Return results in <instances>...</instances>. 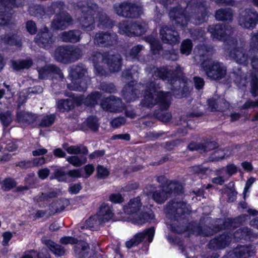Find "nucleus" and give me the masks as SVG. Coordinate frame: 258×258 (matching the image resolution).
I'll return each instance as SVG.
<instances>
[{
  "instance_id": "nucleus-1",
  "label": "nucleus",
  "mask_w": 258,
  "mask_h": 258,
  "mask_svg": "<svg viewBox=\"0 0 258 258\" xmlns=\"http://www.w3.org/2000/svg\"><path fill=\"white\" fill-rule=\"evenodd\" d=\"M171 3V0H166L165 5L167 8H168V4ZM208 8L205 0H194L187 4L186 8L180 6L169 8L168 16L176 27L184 28L191 19L194 20L196 24L204 22L208 16Z\"/></svg>"
},
{
  "instance_id": "nucleus-2",
  "label": "nucleus",
  "mask_w": 258,
  "mask_h": 258,
  "mask_svg": "<svg viewBox=\"0 0 258 258\" xmlns=\"http://www.w3.org/2000/svg\"><path fill=\"white\" fill-rule=\"evenodd\" d=\"M75 8L81 12L80 22L84 31H91L95 29L96 19L103 27L110 28L114 25L113 20L93 0L87 1L85 4L78 3Z\"/></svg>"
},
{
  "instance_id": "nucleus-3",
  "label": "nucleus",
  "mask_w": 258,
  "mask_h": 258,
  "mask_svg": "<svg viewBox=\"0 0 258 258\" xmlns=\"http://www.w3.org/2000/svg\"><path fill=\"white\" fill-rule=\"evenodd\" d=\"M149 77L167 81L173 91V94L177 98L184 97L189 92L188 84L185 80H177L174 78V71L168 67L157 68L149 66L145 69Z\"/></svg>"
},
{
  "instance_id": "nucleus-4",
  "label": "nucleus",
  "mask_w": 258,
  "mask_h": 258,
  "mask_svg": "<svg viewBox=\"0 0 258 258\" xmlns=\"http://www.w3.org/2000/svg\"><path fill=\"white\" fill-rule=\"evenodd\" d=\"M146 90L140 105L143 107L152 108L158 104L162 109H167L170 105L171 94L169 92L158 91V85L152 80L146 84Z\"/></svg>"
},
{
  "instance_id": "nucleus-5",
  "label": "nucleus",
  "mask_w": 258,
  "mask_h": 258,
  "mask_svg": "<svg viewBox=\"0 0 258 258\" xmlns=\"http://www.w3.org/2000/svg\"><path fill=\"white\" fill-rule=\"evenodd\" d=\"M87 74V69L82 63L74 64L69 68V75L71 83L67 84L70 90L85 91L88 87L87 82L84 79Z\"/></svg>"
},
{
  "instance_id": "nucleus-6",
  "label": "nucleus",
  "mask_w": 258,
  "mask_h": 258,
  "mask_svg": "<svg viewBox=\"0 0 258 258\" xmlns=\"http://www.w3.org/2000/svg\"><path fill=\"white\" fill-rule=\"evenodd\" d=\"M83 55L82 48L72 45L57 47L54 52L55 59L63 63H69L80 59Z\"/></svg>"
},
{
  "instance_id": "nucleus-7",
  "label": "nucleus",
  "mask_w": 258,
  "mask_h": 258,
  "mask_svg": "<svg viewBox=\"0 0 258 258\" xmlns=\"http://www.w3.org/2000/svg\"><path fill=\"white\" fill-rule=\"evenodd\" d=\"M226 49L230 58L235 62L243 66L248 64L249 54L246 53L245 45L239 46L236 39H229L226 42Z\"/></svg>"
},
{
  "instance_id": "nucleus-8",
  "label": "nucleus",
  "mask_w": 258,
  "mask_h": 258,
  "mask_svg": "<svg viewBox=\"0 0 258 258\" xmlns=\"http://www.w3.org/2000/svg\"><path fill=\"white\" fill-rule=\"evenodd\" d=\"M164 211L168 218L175 221L183 219L185 214L189 213L188 206L186 203L176 199L168 202L164 208Z\"/></svg>"
},
{
  "instance_id": "nucleus-9",
  "label": "nucleus",
  "mask_w": 258,
  "mask_h": 258,
  "mask_svg": "<svg viewBox=\"0 0 258 258\" xmlns=\"http://www.w3.org/2000/svg\"><path fill=\"white\" fill-rule=\"evenodd\" d=\"M113 8L118 16L125 18L136 19L143 13L141 7L127 2L115 4Z\"/></svg>"
},
{
  "instance_id": "nucleus-10",
  "label": "nucleus",
  "mask_w": 258,
  "mask_h": 258,
  "mask_svg": "<svg viewBox=\"0 0 258 258\" xmlns=\"http://www.w3.org/2000/svg\"><path fill=\"white\" fill-rule=\"evenodd\" d=\"M201 66L208 77L214 80H220L226 74V68L222 63L211 59L204 60Z\"/></svg>"
},
{
  "instance_id": "nucleus-11",
  "label": "nucleus",
  "mask_w": 258,
  "mask_h": 258,
  "mask_svg": "<svg viewBox=\"0 0 258 258\" xmlns=\"http://www.w3.org/2000/svg\"><path fill=\"white\" fill-rule=\"evenodd\" d=\"M23 0H0V26L8 24L11 20L10 11L13 6L19 7Z\"/></svg>"
},
{
  "instance_id": "nucleus-12",
  "label": "nucleus",
  "mask_w": 258,
  "mask_h": 258,
  "mask_svg": "<svg viewBox=\"0 0 258 258\" xmlns=\"http://www.w3.org/2000/svg\"><path fill=\"white\" fill-rule=\"evenodd\" d=\"M117 36L114 33L100 31L93 37L95 45L99 47H109L117 44Z\"/></svg>"
},
{
  "instance_id": "nucleus-13",
  "label": "nucleus",
  "mask_w": 258,
  "mask_h": 258,
  "mask_svg": "<svg viewBox=\"0 0 258 258\" xmlns=\"http://www.w3.org/2000/svg\"><path fill=\"white\" fill-rule=\"evenodd\" d=\"M238 22L243 28H253L258 23V14L253 10L246 9L239 14Z\"/></svg>"
},
{
  "instance_id": "nucleus-14",
  "label": "nucleus",
  "mask_w": 258,
  "mask_h": 258,
  "mask_svg": "<svg viewBox=\"0 0 258 258\" xmlns=\"http://www.w3.org/2000/svg\"><path fill=\"white\" fill-rule=\"evenodd\" d=\"M160 37L163 42L172 45L178 44L180 39L178 32L166 25L160 27Z\"/></svg>"
},
{
  "instance_id": "nucleus-15",
  "label": "nucleus",
  "mask_w": 258,
  "mask_h": 258,
  "mask_svg": "<svg viewBox=\"0 0 258 258\" xmlns=\"http://www.w3.org/2000/svg\"><path fill=\"white\" fill-rule=\"evenodd\" d=\"M35 41L39 47L49 49L54 43L55 39L48 28L44 27L36 35Z\"/></svg>"
},
{
  "instance_id": "nucleus-16",
  "label": "nucleus",
  "mask_w": 258,
  "mask_h": 258,
  "mask_svg": "<svg viewBox=\"0 0 258 258\" xmlns=\"http://www.w3.org/2000/svg\"><path fill=\"white\" fill-rule=\"evenodd\" d=\"M100 106L104 110L111 112H120L124 108L121 100L114 96H110L102 99Z\"/></svg>"
},
{
  "instance_id": "nucleus-17",
  "label": "nucleus",
  "mask_w": 258,
  "mask_h": 258,
  "mask_svg": "<svg viewBox=\"0 0 258 258\" xmlns=\"http://www.w3.org/2000/svg\"><path fill=\"white\" fill-rule=\"evenodd\" d=\"M155 228L154 227L147 229L142 232L137 233L130 240L127 241L125 243L126 246L128 248H130L133 246H137L142 242L146 237H147L148 242L150 243L153 240Z\"/></svg>"
},
{
  "instance_id": "nucleus-18",
  "label": "nucleus",
  "mask_w": 258,
  "mask_h": 258,
  "mask_svg": "<svg viewBox=\"0 0 258 258\" xmlns=\"http://www.w3.org/2000/svg\"><path fill=\"white\" fill-rule=\"evenodd\" d=\"M232 238L231 233H224L211 240L208 244L210 249H219L225 248L230 243Z\"/></svg>"
},
{
  "instance_id": "nucleus-19",
  "label": "nucleus",
  "mask_w": 258,
  "mask_h": 258,
  "mask_svg": "<svg viewBox=\"0 0 258 258\" xmlns=\"http://www.w3.org/2000/svg\"><path fill=\"white\" fill-rule=\"evenodd\" d=\"M222 223V225H218L215 226L214 229H212L210 227H205L203 229V228L199 225L195 226L192 229L193 233L196 235L206 236H211L222 229L228 228L230 226V221L229 220H225L223 221Z\"/></svg>"
},
{
  "instance_id": "nucleus-20",
  "label": "nucleus",
  "mask_w": 258,
  "mask_h": 258,
  "mask_svg": "<svg viewBox=\"0 0 258 258\" xmlns=\"http://www.w3.org/2000/svg\"><path fill=\"white\" fill-rule=\"evenodd\" d=\"M73 19L68 13L56 15L51 22V27L55 30H64L73 24Z\"/></svg>"
},
{
  "instance_id": "nucleus-21",
  "label": "nucleus",
  "mask_w": 258,
  "mask_h": 258,
  "mask_svg": "<svg viewBox=\"0 0 258 258\" xmlns=\"http://www.w3.org/2000/svg\"><path fill=\"white\" fill-rule=\"evenodd\" d=\"M104 63L107 65L110 72H117L121 69L122 57L119 54H111L108 51H106Z\"/></svg>"
},
{
  "instance_id": "nucleus-22",
  "label": "nucleus",
  "mask_w": 258,
  "mask_h": 258,
  "mask_svg": "<svg viewBox=\"0 0 258 258\" xmlns=\"http://www.w3.org/2000/svg\"><path fill=\"white\" fill-rule=\"evenodd\" d=\"M208 31L213 37L219 40L225 39L226 36L231 33V29L229 26L220 24L209 26Z\"/></svg>"
},
{
  "instance_id": "nucleus-23",
  "label": "nucleus",
  "mask_w": 258,
  "mask_h": 258,
  "mask_svg": "<svg viewBox=\"0 0 258 258\" xmlns=\"http://www.w3.org/2000/svg\"><path fill=\"white\" fill-rule=\"evenodd\" d=\"M140 91L133 82L125 85L122 90L123 98L127 102L135 101L138 97Z\"/></svg>"
},
{
  "instance_id": "nucleus-24",
  "label": "nucleus",
  "mask_w": 258,
  "mask_h": 258,
  "mask_svg": "<svg viewBox=\"0 0 258 258\" xmlns=\"http://www.w3.org/2000/svg\"><path fill=\"white\" fill-rule=\"evenodd\" d=\"M142 204L140 197L130 200L127 205L124 206L125 214L130 216V218L136 216L137 213L141 209Z\"/></svg>"
},
{
  "instance_id": "nucleus-25",
  "label": "nucleus",
  "mask_w": 258,
  "mask_h": 258,
  "mask_svg": "<svg viewBox=\"0 0 258 258\" xmlns=\"http://www.w3.org/2000/svg\"><path fill=\"white\" fill-rule=\"evenodd\" d=\"M39 73V78L41 79H45L50 74L58 75L60 79L64 78L63 73L60 69L54 64H48L41 68L38 70Z\"/></svg>"
},
{
  "instance_id": "nucleus-26",
  "label": "nucleus",
  "mask_w": 258,
  "mask_h": 258,
  "mask_svg": "<svg viewBox=\"0 0 258 258\" xmlns=\"http://www.w3.org/2000/svg\"><path fill=\"white\" fill-rule=\"evenodd\" d=\"M1 41L5 44L21 47L22 45V38L16 33H8L1 36Z\"/></svg>"
},
{
  "instance_id": "nucleus-27",
  "label": "nucleus",
  "mask_w": 258,
  "mask_h": 258,
  "mask_svg": "<svg viewBox=\"0 0 258 258\" xmlns=\"http://www.w3.org/2000/svg\"><path fill=\"white\" fill-rule=\"evenodd\" d=\"M250 64L253 71L258 75V44L251 42L248 50Z\"/></svg>"
},
{
  "instance_id": "nucleus-28",
  "label": "nucleus",
  "mask_w": 258,
  "mask_h": 258,
  "mask_svg": "<svg viewBox=\"0 0 258 258\" xmlns=\"http://www.w3.org/2000/svg\"><path fill=\"white\" fill-rule=\"evenodd\" d=\"M81 31L79 30H71L64 31L60 34V38L66 43H77L81 38Z\"/></svg>"
},
{
  "instance_id": "nucleus-29",
  "label": "nucleus",
  "mask_w": 258,
  "mask_h": 258,
  "mask_svg": "<svg viewBox=\"0 0 258 258\" xmlns=\"http://www.w3.org/2000/svg\"><path fill=\"white\" fill-rule=\"evenodd\" d=\"M212 51L213 47L211 46L204 44L198 45L195 49V56H194V59L197 61L199 60L203 62L205 60L202 58L210 55Z\"/></svg>"
},
{
  "instance_id": "nucleus-30",
  "label": "nucleus",
  "mask_w": 258,
  "mask_h": 258,
  "mask_svg": "<svg viewBox=\"0 0 258 258\" xmlns=\"http://www.w3.org/2000/svg\"><path fill=\"white\" fill-rule=\"evenodd\" d=\"M251 246L247 245L237 246L233 250V257L235 258H248L253 253Z\"/></svg>"
},
{
  "instance_id": "nucleus-31",
  "label": "nucleus",
  "mask_w": 258,
  "mask_h": 258,
  "mask_svg": "<svg viewBox=\"0 0 258 258\" xmlns=\"http://www.w3.org/2000/svg\"><path fill=\"white\" fill-rule=\"evenodd\" d=\"M164 187L169 197L172 195H178L183 192L182 185L177 181H171Z\"/></svg>"
},
{
  "instance_id": "nucleus-32",
  "label": "nucleus",
  "mask_w": 258,
  "mask_h": 258,
  "mask_svg": "<svg viewBox=\"0 0 258 258\" xmlns=\"http://www.w3.org/2000/svg\"><path fill=\"white\" fill-rule=\"evenodd\" d=\"M96 215L100 220H102L101 221L103 224L113 217V213L108 205L102 204Z\"/></svg>"
},
{
  "instance_id": "nucleus-33",
  "label": "nucleus",
  "mask_w": 258,
  "mask_h": 258,
  "mask_svg": "<svg viewBox=\"0 0 258 258\" xmlns=\"http://www.w3.org/2000/svg\"><path fill=\"white\" fill-rule=\"evenodd\" d=\"M44 243L55 255L62 256L65 255L66 250L63 246L54 242L51 240H45Z\"/></svg>"
},
{
  "instance_id": "nucleus-34",
  "label": "nucleus",
  "mask_w": 258,
  "mask_h": 258,
  "mask_svg": "<svg viewBox=\"0 0 258 258\" xmlns=\"http://www.w3.org/2000/svg\"><path fill=\"white\" fill-rule=\"evenodd\" d=\"M99 127L98 119L96 116H90L81 125V128L83 131L89 128L93 132L98 131Z\"/></svg>"
},
{
  "instance_id": "nucleus-35",
  "label": "nucleus",
  "mask_w": 258,
  "mask_h": 258,
  "mask_svg": "<svg viewBox=\"0 0 258 258\" xmlns=\"http://www.w3.org/2000/svg\"><path fill=\"white\" fill-rule=\"evenodd\" d=\"M74 247L76 254L78 258H84L88 255L90 247L89 244L84 241L77 240Z\"/></svg>"
},
{
  "instance_id": "nucleus-36",
  "label": "nucleus",
  "mask_w": 258,
  "mask_h": 258,
  "mask_svg": "<svg viewBox=\"0 0 258 258\" xmlns=\"http://www.w3.org/2000/svg\"><path fill=\"white\" fill-rule=\"evenodd\" d=\"M232 236L237 240L241 239H249L254 237V234L251 230L247 227H243L236 230L235 232L232 234Z\"/></svg>"
},
{
  "instance_id": "nucleus-37",
  "label": "nucleus",
  "mask_w": 258,
  "mask_h": 258,
  "mask_svg": "<svg viewBox=\"0 0 258 258\" xmlns=\"http://www.w3.org/2000/svg\"><path fill=\"white\" fill-rule=\"evenodd\" d=\"M37 118L35 114L30 112L21 111L17 114V119L20 123H27L30 124L34 122Z\"/></svg>"
},
{
  "instance_id": "nucleus-38",
  "label": "nucleus",
  "mask_w": 258,
  "mask_h": 258,
  "mask_svg": "<svg viewBox=\"0 0 258 258\" xmlns=\"http://www.w3.org/2000/svg\"><path fill=\"white\" fill-rule=\"evenodd\" d=\"M144 40L150 45L151 50L154 54L159 53L162 49V46L159 40L153 35H149L144 38Z\"/></svg>"
},
{
  "instance_id": "nucleus-39",
  "label": "nucleus",
  "mask_w": 258,
  "mask_h": 258,
  "mask_svg": "<svg viewBox=\"0 0 258 258\" xmlns=\"http://www.w3.org/2000/svg\"><path fill=\"white\" fill-rule=\"evenodd\" d=\"M215 17L218 21H231L233 18V12L229 8H221L216 11Z\"/></svg>"
},
{
  "instance_id": "nucleus-40",
  "label": "nucleus",
  "mask_w": 258,
  "mask_h": 258,
  "mask_svg": "<svg viewBox=\"0 0 258 258\" xmlns=\"http://www.w3.org/2000/svg\"><path fill=\"white\" fill-rule=\"evenodd\" d=\"M61 203L68 205L69 201L67 199H60L59 201H53L49 206V216H52L55 213L63 211L65 206L63 205H61Z\"/></svg>"
},
{
  "instance_id": "nucleus-41",
  "label": "nucleus",
  "mask_w": 258,
  "mask_h": 258,
  "mask_svg": "<svg viewBox=\"0 0 258 258\" xmlns=\"http://www.w3.org/2000/svg\"><path fill=\"white\" fill-rule=\"evenodd\" d=\"M155 215L152 211L149 212H145L136 215L135 217L131 218V220L135 223L142 224L154 218Z\"/></svg>"
},
{
  "instance_id": "nucleus-42",
  "label": "nucleus",
  "mask_w": 258,
  "mask_h": 258,
  "mask_svg": "<svg viewBox=\"0 0 258 258\" xmlns=\"http://www.w3.org/2000/svg\"><path fill=\"white\" fill-rule=\"evenodd\" d=\"M131 36H140L144 34L148 28L147 25L137 21L132 22Z\"/></svg>"
},
{
  "instance_id": "nucleus-43",
  "label": "nucleus",
  "mask_w": 258,
  "mask_h": 258,
  "mask_svg": "<svg viewBox=\"0 0 258 258\" xmlns=\"http://www.w3.org/2000/svg\"><path fill=\"white\" fill-rule=\"evenodd\" d=\"M168 197L169 196L164 186L162 188L155 190L152 195L153 200L159 204L164 203Z\"/></svg>"
},
{
  "instance_id": "nucleus-44",
  "label": "nucleus",
  "mask_w": 258,
  "mask_h": 258,
  "mask_svg": "<svg viewBox=\"0 0 258 258\" xmlns=\"http://www.w3.org/2000/svg\"><path fill=\"white\" fill-rule=\"evenodd\" d=\"M64 9V3L57 1L53 2L48 8V12L51 15L55 14L56 15L61 14L64 13L63 12Z\"/></svg>"
},
{
  "instance_id": "nucleus-45",
  "label": "nucleus",
  "mask_w": 258,
  "mask_h": 258,
  "mask_svg": "<svg viewBox=\"0 0 258 258\" xmlns=\"http://www.w3.org/2000/svg\"><path fill=\"white\" fill-rule=\"evenodd\" d=\"M57 105L59 111H69L74 108V101L69 99H61L57 102Z\"/></svg>"
},
{
  "instance_id": "nucleus-46",
  "label": "nucleus",
  "mask_w": 258,
  "mask_h": 258,
  "mask_svg": "<svg viewBox=\"0 0 258 258\" xmlns=\"http://www.w3.org/2000/svg\"><path fill=\"white\" fill-rule=\"evenodd\" d=\"M106 55V51L101 53L98 51H93L89 57V60L91 61L94 65L99 64L100 62H104Z\"/></svg>"
},
{
  "instance_id": "nucleus-47",
  "label": "nucleus",
  "mask_w": 258,
  "mask_h": 258,
  "mask_svg": "<svg viewBox=\"0 0 258 258\" xmlns=\"http://www.w3.org/2000/svg\"><path fill=\"white\" fill-rule=\"evenodd\" d=\"M67 152L70 154H88V149L86 147L82 145L71 146L66 149Z\"/></svg>"
},
{
  "instance_id": "nucleus-48",
  "label": "nucleus",
  "mask_w": 258,
  "mask_h": 258,
  "mask_svg": "<svg viewBox=\"0 0 258 258\" xmlns=\"http://www.w3.org/2000/svg\"><path fill=\"white\" fill-rule=\"evenodd\" d=\"M67 161L75 167H80L85 164L87 162V158L85 157L75 155L70 156L67 159Z\"/></svg>"
},
{
  "instance_id": "nucleus-49",
  "label": "nucleus",
  "mask_w": 258,
  "mask_h": 258,
  "mask_svg": "<svg viewBox=\"0 0 258 258\" xmlns=\"http://www.w3.org/2000/svg\"><path fill=\"white\" fill-rule=\"evenodd\" d=\"M29 12L31 16L38 18H41L45 13L44 8L40 5L30 7L29 9Z\"/></svg>"
},
{
  "instance_id": "nucleus-50",
  "label": "nucleus",
  "mask_w": 258,
  "mask_h": 258,
  "mask_svg": "<svg viewBox=\"0 0 258 258\" xmlns=\"http://www.w3.org/2000/svg\"><path fill=\"white\" fill-rule=\"evenodd\" d=\"M102 220H100L97 215L91 217L86 222V225L91 230H94L97 228L99 225H102Z\"/></svg>"
},
{
  "instance_id": "nucleus-51",
  "label": "nucleus",
  "mask_w": 258,
  "mask_h": 258,
  "mask_svg": "<svg viewBox=\"0 0 258 258\" xmlns=\"http://www.w3.org/2000/svg\"><path fill=\"white\" fill-rule=\"evenodd\" d=\"M119 31L122 34H125L128 36H131L132 22L122 21L119 24Z\"/></svg>"
},
{
  "instance_id": "nucleus-52",
  "label": "nucleus",
  "mask_w": 258,
  "mask_h": 258,
  "mask_svg": "<svg viewBox=\"0 0 258 258\" xmlns=\"http://www.w3.org/2000/svg\"><path fill=\"white\" fill-rule=\"evenodd\" d=\"M250 92L253 97L258 96V78L253 74L251 76Z\"/></svg>"
},
{
  "instance_id": "nucleus-53",
  "label": "nucleus",
  "mask_w": 258,
  "mask_h": 258,
  "mask_svg": "<svg viewBox=\"0 0 258 258\" xmlns=\"http://www.w3.org/2000/svg\"><path fill=\"white\" fill-rule=\"evenodd\" d=\"M192 48V43L190 40L186 39L183 41L180 46V51L182 54L186 55L189 54Z\"/></svg>"
},
{
  "instance_id": "nucleus-54",
  "label": "nucleus",
  "mask_w": 258,
  "mask_h": 258,
  "mask_svg": "<svg viewBox=\"0 0 258 258\" xmlns=\"http://www.w3.org/2000/svg\"><path fill=\"white\" fill-rule=\"evenodd\" d=\"M58 194L55 191H51L46 193L42 192L40 197L36 199L37 202L49 201L50 199L55 198L57 197Z\"/></svg>"
},
{
  "instance_id": "nucleus-55",
  "label": "nucleus",
  "mask_w": 258,
  "mask_h": 258,
  "mask_svg": "<svg viewBox=\"0 0 258 258\" xmlns=\"http://www.w3.org/2000/svg\"><path fill=\"white\" fill-rule=\"evenodd\" d=\"M154 115L156 118L162 122H167L171 118V114L170 113L164 112L162 110H156Z\"/></svg>"
},
{
  "instance_id": "nucleus-56",
  "label": "nucleus",
  "mask_w": 258,
  "mask_h": 258,
  "mask_svg": "<svg viewBox=\"0 0 258 258\" xmlns=\"http://www.w3.org/2000/svg\"><path fill=\"white\" fill-rule=\"evenodd\" d=\"M99 89L102 91L108 93H114L116 91V88L113 83L106 82L101 83Z\"/></svg>"
},
{
  "instance_id": "nucleus-57",
  "label": "nucleus",
  "mask_w": 258,
  "mask_h": 258,
  "mask_svg": "<svg viewBox=\"0 0 258 258\" xmlns=\"http://www.w3.org/2000/svg\"><path fill=\"white\" fill-rule=\"evenodd\" d=\"M0 119L5 127H7L12 121V116L10 111L0 114Z\"/></svg>"
},
{
  "instance_id": "nucleus-58",
  "label": "nucleus",
  "mask_w": 258,
  "mask_h": 258,
  "mask_svg": "<svg viewBox=\"0 0 258 258\" xmlns=\"http://www.w3.org/2000/svg\"><path fill=\"white\" fill-rule=\"evenodd\" d=\"M32 64L31 60H23L19 62L14 61L13 67L14 70L18 71L21 69H28L31 66Z\"/></svg>"
},
{
  "instance_id": "nucleus-59",
  "label": "nucleus",
  "mask_w": 258,
  "mask_h": 258,
  "mask_svg": "<svg viewBox=\"0 0 258 258\" xmlns=\"http://www.w3.org/2000/svg\"><path fill=\"white\" fill-rule=\"evenodd\" d=\"M55 118L53 114L46 115L42 118L39 125L41 127H48L52 124Z\"/></svg>"
},
{
  "instance_id": "nucleus-60",
  "label": "nucleus",
  "mask_w": 258,
  "mask_h": 258,
  "mask_svg": "<svg viewBox=\"0 0 258 258\" xmlns=\"http://www.w3.org/2000/svg\"><path fill=\"white\" fill-rule=\"evenodd\" d=\"M16 185L17 182L14 179L8 177L3 181L2 188L5 191L9 190L15 187Z\"/></svg>"
},
{
  "instance_id": "nucleus-61",
  "label": "nucleus",
  "mask_w": 258,
  "mask_h": 258,
  "mask_svg": "<svg viewBox=\"0 0 258 258\" xmlns=\"http://www.w3.org/2000/svg\"><path fill=\"white\" fill-rule=\"evenodd\" d=\"M229 103L223 98H219L217 99V111H224L229 108Z\"/></svg>"
},
{
  "instance_id": "nucleus-62",
  "label": "nucleus",
  "mask_w": 258,
  "mask_h": 258,
  "mask_svg": "<svg viewBox=\"0 0 258 258\" xmlns=\"http://www.w3.org/2000/svg\"><path fill=\"white\" fill-rule=\"evenodd\" d=\"M143 48L142 45L139 44L133 47L128 52V55L133 59L139 58V54Z\"/></svg>"
},
{
  "instance_id": "nucleus-63",
  "label": "nucleus",
  "mask_w": 258,
  "mask_h": 258,
  "mask_svg": "<svg viewBox=\"0 0 258 258\" xmlns=\"http://www.w3.org/2000/svg\"><path fill=\"white\" fill-rule=\"evenodd\" d=\"M109 174L108 169L102 165H99L97 167V177L99 179L107 178Z\"/></svg>"
},
{
  "instance_id": "nucleus-64",
  "label": "nucleus",
  "mask_w": 258,
  "mask_h": 258,
  "mask_svg": "<svg viewBox=\"0 0 258 258\" xmlns=\"http://www.w3.org/2000/svg\"><path fill=\"white\" fill-rule=\"evenodd\" d=\"M190 169L191 171L195 174H197L198 175H204L209 169V168L204 167L202 165H200L192 166Z\"/></svg>"
}]
</instances>
